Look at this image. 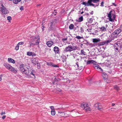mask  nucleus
I'll use <instances>...</instances> for the list:
<instances>
[{"label": "nucleus", "mask_w": 122, "mask_h": 122, "mask_svg": "<svg viewBox=\"0 0 122 122\" xmlns=\"http://www.w3.org/2000/svg\"><path fill=\"white\" fill-rule=\"evenodd\" d=\"M20 71L23 74L27 75L31 74L34 76L35 74L32 72V70L30 69V67H27L24 64H21L20 65Z\"/></svg>", "instance_id": "nucleus-1"}, {"label": "nucleus", "mask_w": 122, "mask_h": 122, "mask_svg": "<svg viewBox=\"0 0 122 122\" xmlns=\"http://www.w3.org/2000/svg\"><path fill=\"white\" fill-rule=\"evenodd\" d=\"M107 14L109 20L111 22L114 21L116 18L115 11L113 10H112L109 13H107Z\"/></svg>", "instance_id": "nucleus-2"}, {"label": "nucleus", "mask_w": 122, "mask_h": 122, "mask_svg": "<svg viewBox=\"0 0 122 122\" xmlns=\"http://www.w3.org/2000/svg\"><path fill=\"white\" fill-rule=\"evenodd\" d=\"M75 47L74 46L69 45L66 47L64 50V51L65 52H70L71 51L75 50Z\"/></svg>", "instance_id": "nucleus-3"}, {"label": "nucleus", "mask_w": 122, "mask_h": 122, "mask_svg": "<svg viewBox=\"0 0 122 122\" xmlns=\"http://www.w3.org/2000/svg\"><path fill=\"white\" fill-rule=\"evenodd\" d=\"M122 44L120 41H118L114 44V46L115 50L119 52L121 47Z\"/></svg>", "instance_id": "nucleus-4"}, {"label": "nucleus", "mask_w": 122, "mask_h": 122, "mask_svg": "<svg viewBox=\"0 0 122 122\" xmlns=\"http://www.w3.org/2000/svg\"><path fill=\"white\" fill-rule=\"evenodd\" d=\"M81 106L86 111H91V109L88 106V105L87 103H82L81 104Z\"/></svg>", "instance_id": "nucleus-5"}, {"label": "nucleus", "mask_w": 122, "mask_h": 122, "mask_svg": "<svg viewBox=\"0 0 122 122\" xmlns=\"http://www.w3.org/2000/svg\"><path fill=\"white\" fill-rule=\"evenodd\" d=\"M2 7L1 8V10L2 13L5 14H7L9 13V12L4 6H3L2 5Z\"/></svg>", "instance_id": "nucleus-6"}, {"label": "nucleus", "mask_w": 122, "mask_h": 122, "mask_svg": "<svg viewBox=\"0 0 122 122\" xmlns=\"http://www.w3.org/2000/svg\"><path fill=\"white\" fill-rule=\"evenodd\" d=\"M37 61V60L36 58H33L31 59V62L34 66L36 65V64L38 65V62Z\"/></svg>", "instance_id": "nucleus-7"}, {"label": "nucleus", "mask_w": 122, "mask_h": 122, "mask_svg": "<svg viewBox=\"0 0 122 122\" xmlns=\"http://www.w3.org/2000/svg\"><path fill=\"white\" fill-rule=\"evenodd\" d=\"M94 106L96 108H97L99 110H101L102 108V107L99 103H97L95 104Z\"/></svg>", "instance_id": "nucleus-8"}, {"label": "nucleus", "mask_w": 122, "mask_h": 122, "mask_svg": "<svg viewBox=\"0 0 122 122\" xmlns=\"http://www.w3.org/2000/svg\"><path fill=\"white\" fill-rule=\"evenodd\" d=\"M121 31V30L119 29H118L116 30L113 32V35H117Z\"/></svg>", "instance_id": "nucleus-9"}, {"label": "nucleus", "mask_w": 122, "mask_h": 122, "mask_svg": "<svg viewBox=\"0 0 122 122\" xmlns=\"http://www.w3.org/2000/svg\"><path fill=\"white\" fill-rule=\"evenodd\" d=\"M89 23L88 22L87 23L86 22V25H87V26L88 28V29H87V30H92V27L93 26V24H92L91 25H89L88 24V25H87V24H88Z\"/></svg>", "instance_id": "nucleus-10"}, {"label": "nucleus", "mask_w": 122, "mask_h": 122, "mask_svg": "<svg viewBox=\"0 0 122 122\" xmlns=\"http://www.w3.org/2000/svg\"><path fill=\"white\" fill-rule=\"evenodd\" d=\"M4 65L7 69L9 70L10 67H11V66L7 63H5L4 64Z\"/></svg>", "instance_id": "nucleus-11"}, {"label": "nucleus", "mask_w": 122, "mask_h": 122, "mask_svg": "<svg viewBox=\"0 0 122 122\" xmlns=\"http://www.w3.org/2000/svg\"><path fill=\"white\" fill-rule=\"evenodd\" d=\"M76 65H75V67H76V69H77L78 68L79 70H82L83 69V66H81V67H79V64L78 63V62H77L76 63Z\"/></svg>", "instance_id": "nucleus-12"}, {"label": "nucleus", "mask_w": 122, "mask_h": 122, "mask_svg": "<svg viewBox=\"0 0 122 122\" xmlns=\"http://www.w3.org/2000/svg\"><path fill=\"white\" fill-rule=\"evenodd\" d=\"M37 39H39V36H33L30 39L31 41H33Z\"/></svg>", "instance_id": "nucleus-13"}, {"label": "nucleus", "mask_w": 122, "mask_h": 122, "mask_svg": "<svg viewBox=\"0 0 122 122\" xmlns=\"http://www.w3.org/2000/svg\"><path fill=\"white\" fill-rule=\"evenodd\" d=\"M47 65H48L51 66L53 67H58L59 66L53 64L51 62L48 63H47Z\"/></svg>", "instance_id": "nucleus-14"}, {"label": "nucleus", "mask_w": 122, "mask_h": 122, "mask_svg": "<svg viewBox=\"0 0 122 122\" xmlns=\"http://www.w3.org/2000/svg\"><path fill=\"white\" fill-rule=\"evenodd\" d=\"M9 70L11 72L14 73H16L17 72V69L16 68L13 67L12 66H11V67H10Z\"/></svg>", "instance_id": "nucleus-15"}, {"label": "nucleus", "mask_w": 122, "mask_h": 122, "mask_svg": "<svg viewBox=\"0 0 122 122\" xmlns=\"http://www.w3.org/2000/svg\"><path fill=\"white\" fill-rule=\"evenodd\" d=\"M46 44L47 45V46L49 47L51 46L53 44L52 41H48Z\"/></svg>", "instance_id": "nucleus-16"}, {"label": "nucleus", "mask_w": 122, "mask_h": 122, "mask_svg": "<svg viewBox=\"0 0 122 122\" xmlns=\"http://www.w3.org/2000/svg\"><path fill=\"white\" fill-rule=\"evenodd\" d=\"M27 54L29 56H35L36 55L35 53L31 52H27Z\"/></svg>", "instance_id": "nucleus-17"}, {"label": "nucleus", "mask_w": 122, "mask_h": 122, "mask_svg": "<svg viewBox=\"0 0 122 122\" xmlns=\"http://www.w3.org/2000/svg\"><path fill=\"white\" fill-rule=\"evenodd\" d=\"M92 0H89L87 2L88 5V6H94V5L92 3Z\"/></svg>", "instance_id": "nucleus-18"}, {"label": "nucleus", "mask_w": 122, "mask_h": 122, "mask_svg": "<svg viewBox=\"0 0 122 122\" xmlns=\"http://www.w3.org/2000/svg\"><path fill=\"white\" fill-rule=\"evenodd\" d=\"M54 50L55 53H57L59 51V48L56 46H55L54 48Z\"/></svg>", "instance_id": "nucleus-19"}, {"label": "nucleus", "mask_w": 122, "mask_h": 122, "mask_svg": "<svg viewBox=\"0 0 122 122\" xmlns=\"http://www.w3.org/2000/svg\"><path fill=\"white\" fill-rule=\"evenodd\" d=\"M102 76L104 79H106L107 78V74L105 72H103L102 74Z\"/></svg>", "instance_id": "nucleus-20"}, {"label": "nucleus", "mask_w": 122, "mask_h": 122, "mask_svg": "<svg viewBox=\"0 0 122 122\" xmlns=\"http://www.w3.org/2000/svg\"><path fill=\"white\" fill-rule=\"evenodd\" d=\"M8 61L12 63H15V61L13 59L10 58H8Z\"/></svg>", "instance_id": "nucleus-21"}, {"label": "nucleus", "mask_w": 122, "mask_h": 122, "mask_svg": "<svg viewBox=\"0 0 122 122\" xmlns=\"http://www.w3.org/2000/svg\"><path fill=\"white\" fill-rule=\"evenodd\" d=\"M100 41L99 39H93V42L94 43H97L99 42Z\"/></svg>", "instance_id": "nucleus-22"}, {"label": "nucleus", "mask_w": 122, "mask_h": 122, "mask_svg": "<svg viewBox=\"0 0 122 122\" xmlns=\"http://www.w3.org/2000/svg\"><path fill=\"white\" fill-rule=\"evenodd\" d=\"M101 30L102 31H105L107 30L106 28L104 26H102L100 27H99Z\"/></svg>", "instance_id": "nucleus-23"}, {"label": "nucleus", "mask_w": 122, "mask_h": 122, "mask_svg": "<svg viewBox=\"0 0 122 122\" xmlns=\"http://www.w3.org/2000/svg\"><path fill=\"white\" fill-rule=\"evenodd\" d=\"M69 27L70 29L72 30L73 29L74 27V25L72 24H71L69 26Z\"/></svg>", "instance_id": "nucleus-24"}, {"label": "nucleus", "mask_w": 122, "mask_h": 122, "mask_svg": "<svg viewBox=\"0 0 122 122\" xmlns=\"http://www.w3.org/2000/svg\"><path fill=\"white\" fill-rule=\"evenodd\" d=\"M21 0H14L13 1V3H14L17 4L18 3L20 2Z\"/></svg>", "instance_id": "nucleus-25"}, {"label": "nucleus", "mask_w": 122, "mask_h": 122, "mask_svg": "<svg viewBox=\"0 0 122 122\" xmlns=\"http://www.w3.org/2000/svg\"><path fill=\"white\" fill-rule=\"evenodd\" d=\"M94 61L92 60H89L87 61L86 62L87 64H91V63H94Z\"/></svg>", "instance_id": "nucleus-26"}, {"label": "nucleus", "mask_w": 122, "mask_h": 122, "mask_svg": "<svg viewBox=\"0 0 122 122\" xmlns=\"http://www.w3.org/2000/svg\"><path fill=\"white\" fill-rule=\"evenodd\" d=\"M83 20V18L82 16H81L78 19V21L79 22H80L82 21Z\"/></svg>", "instance_id": "nucleus-27"}, {"label": "nucleus", "mask_w": 122, "mask_h": 122, "mask_svg": "<svg viewBox=\"0 0 122 122\" xmlns=\"http://www.w3.org/2000/svg\"><path fill=\"white\" fill-rule=\"evenodd\" d=\"M40 40V38L39 37V39H37L36 41V42L35 44L36 45H38L39 43Z\"/></svg>", "instance_id": "nucleus-28"}, {"label": "nucleus", "mask_w": 122, "mask_h": 122, "mask_svg": "<svg viewBox=\"0 0 122 122\" xmlns=\"http://www.w3.org/2000/svg\"><path fill=\"white\" fill-rule=\"evenodd\" d=\"M99 65L97 64H94L93 65L94 67L96 69H98V67H99Z\"/></svg>", "instance_id": "nucleus-29"}, {"label": "nucleus", "mask_w": 122, "mask_h": 122, "mask_svg": "<svg viewBox=\"0 0 122 122\" xmlns=\"http://www.w3.org/2000/svg\"><path fill=\"white\" fill-rule=\"evenodd\" d=\"M61 57L63 60V61H65L66 60V58L65 56H64V55H63L62 56H61Z\"/></svg>", "instance_id": "nucleus-30"}, {"label": "nucleus", "mask_w": 122, "mask_h": 122, "mask_svg": "<svg viewBox=\"0 0 122 122\" xmlns=\"http://www.w3.org/2000/svg\"><path fill=\"white\" fill-rule=\"evenodd\" d=\"M51 114L53 115L54 116V115L56 114V112L55 110H53V111H51Z\"/></svg>", "instance_id": "nucleus-31"}, {"label": "nucleus", "mask_w": 122, "mask_h": 122, "mask_svg": "<svg viewBox=\"0 0 122 122\" xmlns=\"http://www.w3.org/2000/svg\"><path fill=\"white\" fill-rule=\"evenodd\" d=\"M75 38L78 39H83V36L81 37L80 36H76Z\"/></svg>", "instance_id": "nucleus-32"}, {"label": "nucleus", "mask_w": 122, "mask_h": 122, "mask_svg": "<svg viewBox=\"0 0 122 122\" xmlns=\"http://www.w3.org/2000/svg\"><path fill=\"white\" fill-rule=\"evenodd\" d=\"M112 41V40H108L107 41H105L104 42V44H105L106 43H108L110 42H111Z\"/></svg>", "instance_id": "nucleus-33"}, {"label": "nucleus", "mask_w": 122, "mask_h": 122, "mask_svg": "<svg viewBox=\"0 0 122 122\" xmlns=\"http://www.w3.org/2000/svg\"><path fill=\"white\" fill-rule=\"evenodd\" d=\"M59 113L61 116H63L65 115V113L64 112H59Z\"/></svg>", "instance_id": "nucleus-34"}, {"label": "nucleus", "mask_w": 122, "mask_h": 122, "mask_svg": "<svg viewBox=\"0 0 122 122\" xmlns=\"http://www.w3.org/2000/svg\"><path fill=\"white\" fill-rule=\"evenodd\" d=\"M114 89H115L117 90H118L119 89V88L116 85L115 86H114Z\"/></svg>", "instance_id": "nucleus-35"}, {"label": "nucleus", "mask_w": 122, "mask_h": 122, "mask_svg": "<svg viewBox=\"0 0 122 122\" xmlns=\"http://www.w3.org/2000/svg\"><path fill=\"white\" fill-rule=\"evenodd\" d=\"M82 4L83 5H84L85 6H88V4L87 3V2H83L82 3Z\"/></svg>", "instance_id": "nucleus-36"}, {"label": "nucleus", "mask_w": 122, "mask_h": 122, "mask_svg": "<svg viewBox=\"0 0 122 122\" xmlns=\"http://www.w3.org/2000/svg\"><path fill=\"white\" fill-rule=\"evenodd\" d=\"M7 19L9 21L11 20V17L10 16H8L7 17Z\"/></svg>", "instance_id": "nucleus-37"}, {"label": "nucleus", "mask_w": 122, "mask_h": 122, "mask_svg": "<svg viewBox=\"0 0 122 122\" xmlns=\"http://www.w3.org/2000/svg\"><path fill=\"white\" fill-rule=\"evenodd\" d=\"M81 55L82 54L84 55H85V53L83 50H81Z\"/></svg>", "instance_id": "nucleus-38"}, {"label": "nucleus", "mask_w": 122, "mask_h": 122, "mask_svg": "<svg viewBox=\"0 0 122 122\" xmlns=\"http://www.w3.org/2000/svg\"><path fill=\"white\" fill-rule=\"evenodd\" d=\"M92 2L94 3H96L98 2L99 0H92Z\"/></svg>", "instance_id": "nucleus-39"}, {"label": "nucleus", "mask_w": 122, "mask_h": 122, "mask_svg": "<svg viewBox=\"0 0 122 122\" xmlns=\"http://www.w3.org/2000/svg\"><path fill=\"white\" fill-rule=\"evenodd\" d=\"M23 42H22L19 43L17 44V45L19 46L21 45H23L24 44Z\"/></svg>", "instance_id": "nucleus-40"}, {"label": "nucleus", "mask_w": 122, "mask_h": 122, "mask_svg": "<svg viewBox=\"0 0 122 122\" xmlns=\"http://www.w3.org/2000/svg\"><path fill=\"white\" fill-rule=\"evenodd\" d=\"M98 70L100 71H102V69L100 67V66H99V67H98V69H97Z\"/></svg>", "instance_id": "nucleus-41"}, {"label": "nucleus", "mask_w": 122, "mask_h": 122, "mask_svg": "<svg viewBox=\"0 0 122 122\" xmlns=\"http://www.w3.org/2000/svg\"><path fill=\"white\" fill-rule=\"evenodd\" d=\"M15 48L16 50H18L19 49V46L17 45V46L15 47Z\"/></svg>", "instance_id": "nucleus-42"}, {"label": "nucleus", "mask_w": 122, "mask_h": 122, "mask_svg": "<svg viewBox=\"0 0 122 122\" xmlns=\"http://www.w3.org/2000/svg\"><path fill=\"white\" fill-rule=\"evenodd\" d=\"M50 108L51 109V111H53V110H54V107L53 106H51L50 107Z\"/></svg>", "instance_id": "nucleus-43"}, {"label": "nucleus", "mask_w": 122, "mask_h": 122, "mask_svg": "<svg viewBox=\"0 0 122 122\" xmlns=\"http://www.w3.org/2000/svg\"><path fill=\"white\" fill-rule=\"evenodd\" d=\"M54 22L53 21L51 22L50 24V27L52 28V25L53 24Z\"/></svg>", "instance_id": "nucleus-44"}, {"label": "nucleus", "mask_w": 122, "mask_h": 122, "mask_svg": "<svg viewBox=\"0 0 122 122\" xmlns=\"http://www.w3.org/2000/svg\"><path fill=\"white\" fill-rule=\"evenodd\" d=\"M81 32V33H82L84 32V30L83 29L82 27H81L80 28Z\"/></svg>", "instance_id": "nucleus-45"}, {"label": "nucleus", "mask_w": 122, "mask_h": 122, "mask_svg": "<svg viewBox=\"0 0 122 122\" xmlns=\"http://www.w3.org/2000/svg\"><path fill=\"white\" fill-rule=\"evenodd\" d=\"M103 4L104 2L103 1H102L101 3V6L102 7H103L104 6Z\"/></svg>", "instance_id": "nucleus-46"}, {"label": "nucleus", "mask_w": 122, "mask_h": 122, "mask_svg": "<svg viewBox=\"0 0 122 122\" xmlns=\"http://www.w3.org/2000/svg\"><path fill=\"white\" fill-rule=\"evenodd\" d=\"M2 75H0V81H1L2 80Z\"/></svg>", "instance_id": "nucleus-47"}, {"label": "nucleus", "mask_w": 122, "mask_h": 122, "mask_svg": "<svg viewBox=\"0 0 122 122\" xmlns=\"http://www.w3.org/2000/svg\"><path fill=\"white\" fill-rule=\"evenodd\" d=\"M57 13L56 12V11L55 10H54L53 12V13L54 14V15H56V14Z\"/></svg>", "instance_id": "nucleus-48"}, {"label": "nucleus", "mask_w": 122, "mask_h": 122, "mask_svg": "<svg viewBox=\"0 0 122 122\" xmlns=\"http://www.w3.org/2000/svg\"><path fill=\"white\" fill-rule=\"evenodd\" d=\"M90 45L91 47L95 46V45H94V44H92V43L91 44H90Z\"/></svg>", "instance_id": "nucleus-49"}, {"label": "nucleus", "mask_w": 122, "mask_h": 122, "mask_svg": "<svg viewBox=\"0 0 122 122\" xmlns=\"http://www.w3.org/2000/svg\"><path fill=\"white\" fill-rule=\"evenodd\" d=\"M6 116L5 115H4L3 116V117H2V118L3 119H4L5 118Z\"/></svg>", "instance_id": "nucleus-50"}, {"label": "nucleus", "mask_w": 122, "mask_h": 122, "mask_svg": "<svg viewBox=\"0 0 122 122\" xmlns=\"http://www.w3.org/2000/svg\"><path fill=\"white\" fill-rule=\"evenodd\" d=\"M35 45H36L35 44V43H31L30 44V46H31L32 45H33L34 46Z\"/></svg>", "instance_id": "nucleus-51"}, {"label": "nucleus", "mask_w": 122, "mask_h": 122, "mask_svg": "<svg viewBox=\"0 0 122 122\" xmlns=\"http://www.w3.org/2000/svg\"><path fill=\"white\" fill-rule=\"evenodd\" d=\"M5 114V112H2L1 113V114L2 115L3 114Z\"/></svg>", "instance_id": "nucleus-52"}, {"label": "nucleus", "mask_w": 122, "mask_h": 122, "mask_svg": "<svg viewBox=\"0 0 122 122\" xmlns=\"http://www.w3.org/2000/svg\"><path fill=\"white\" fill-rule=\"evenodd\" d=\"M23 6H21V7L20 8V9L21 10H23Z\"/></svg>", "instance_id": "nucleus-53"}, {"label": "nucleus", "mask_w": 122, "mask_h": 122, "mask_svg": "<svg viewBox=\"0 0 122 122\" xmlns=\"http://www.w3.org/2000/svg\"><path fill=\"white\" fill-rule=\"evenodd\" d=\"M112 4L114 5L115 6H116V4L115 3H112Z\"/></svg>", "instance_id": "nucleus-54"}, {"label": "nucleus", "mask_w": 122, "mask_h": 122, "mask_svg": "<svg viewBox=\"0 0 122 122\" xmlns=\"http://www.w3.org/2000/svg\"><path fill=\"white\" fill-rule=\"evenodd\" d=\"M44 28V26H42V28L43 30V29Z\"/></svg>", "instance_id": "nucleus-55"}, {"label": "nucleus", "mask_w": 122, "mask_h": 122, "mask_svg": "<svg viewBox=\"0 0 122 122\" xmlns=\"http://www.w3.org/2000/svg\"><path fill=\"white\" fill-rule=\"evenodd\" d=\"M104 44L103 43H101V44H100V45H103Z\"/></svg>", "instance_id": "nucleus-56"}, {"label": "nucleus", "mask_w": 122, "mask_h": 122, "mask_svg": "<svg viewBox=\"0 0 122 122\" xmlns=\"http://www.w3.org/2000/svg\"><path fill=\"white\" fill-rule=\"evenodd\" d=\"M115 105V104L114 103H113L112 104V106H114Z\"/></svg>", "instance_id": "nucleus-57"}, {"label": "nucleus", "mask_w": 122, "mask_h": 122, "mask_svg": "<svg viewBox=\"0 0 122 122\" xmlns=\"http://www.w3.org/2000/svg\"><path fill=\"white\" fill-rule=\"evenodd\" d=\"M105 27L106 28H107V27H108V25H105Z\"/></svg>", "instance_id": "nucleus-58"}, {"label": "nucleus", "mask_w": 122, "mask_h": 122, "mask_svg": "<svg viewBox=\"0 0 122 122\" xmlns=\"http://www.w3.org/2000/svg\"><path fill=\"white\" fill-rule=\"evenodd\" d=\"M86 44H88V42H87V41L86 40Z\"/></svg>", "instance_id": "nucleus-59"}, {"label": "nucleus", "mask_w": 122, "mask_h": 122, "mask_svg": "<svg viewBox=\"0 0 122 122\" xmlns=\"http://www.w3.org/2000/svg\"><path fill=\"white\" fill-rule=\"evenodd\" d=\"M74 29H75L74 30H76V27H74Z\"/></svg>", "instance_id": "nucleus-60"}, {"label": "nucleus", "mask_w": 122, "mask_h": 122, "mask_svg": "<svg viewBox=\"0 0 122 122\" xmlns=\"http://www.w3.org/2000/svg\"><path fill=\"white\" fill-rule=\"evenodd\" d=\"M83 13V11H82V12L81 13V14H82Z\"/></svg>", "instance_id": "nucleus-61"}, {"label": "nucleus", "mask_w": 122, "mask_h": 122, "mask_svg": "<svg viewBox=\"0 0 122 122\" xmlns=\"http://www.w3.org/2000/svg\"><path fill=\"white\" fill-rule=\"evenodd\" d=\"M64 40H67V39L66 38L65 39H64Z\"/></svg>", "instance_id": "nucleus-62"}, {"label": "nucleus", "mask_w": 122, "mask_h": 122, "mask_svg": "<svg viewBox=\"0 0 122 122\" xmlns=\"http://www.w3.org/2000/svg\"><path fill=\"white\" fill-rule=\"evenodd\" d=\"M111 110H113V108H111Z\"/></svg>", "instance_id": "nucleus-63"}, {"label": "nucleus", "mask_w": 122, "mask_h": 122, "mask_svg": "<svg viewBox=\"0 0 122 122\" xmlns=\"http://www.w3.org/2000/svg\"><path fill=\"white\" fill-rule=\"evenodd\" d=\"M90 30H88V32H90Z\"/></svg>", "instance_id": "nucleus-64"}]
</instances>
